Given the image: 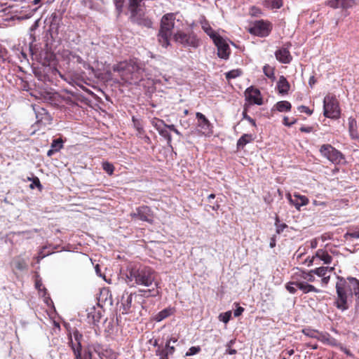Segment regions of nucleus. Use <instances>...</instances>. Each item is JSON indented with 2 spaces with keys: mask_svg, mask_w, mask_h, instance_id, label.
Returning a JSON list of instances; mask_svg holds the SVG:
<instances>
[{
  "mask_svg": "<svg viewBox=\"0 0 359 359\" xmlns=\"http://www.w3.org/2000/svg\"><path fill=\"white\" fill-rule=\"evenodd\" d=\"M226 353L229 354V355H234L237 353L236 350V349H232L231 348H227V349L226 350Z\"/></svg>",
  "mask_w": 359,
  "mask_h": 359,
  "instance_id": "nucleus-50",
  "label": "nucleus"
},
{
  "mask_svg": "<svg viewBox=\"0 0 359 359\" xmlns=\"http://www.w3.org/2000/svg\"><path fill=\"white\" fill-rule=\"evenodd\" d=\"M201 351V348L199 346H192L189 351L187 352L186 355H193L198 353Z\"/></svg>",
  "mask_w": 359,
  "mask_h": 359,
  "instance_id": "nucleus-40",
  "label": "nucleus"
},
{
  "mask_svg": "<svg viewBox=\"0 0 359 359\" xmlns=\"http://www.w3.org/2000/svg\"><path fill=\"white\" fill-rule=\"evenodd\" d=\"M175 15L168 13L161 19V29L158 34V41L161 46L166 48L170 44V38L175 25Z\"/></svg>",
  "mask_w": 359,
  "mask_h": 359,
  "instance_id": "nucleus-4",
  "label": "nucleus"
},
{
  "mask_svg": "<svg viewBox=\"0 0 359 359\" xmlns=\"http://www.w3.org/2000/svg\"><path fill=\"white\" fill-rule=\"evenodd\" d=\"M155 286L156 288L158 287V283L155 282ZM144 295L145 296H151V297H156L159 294V291L158 289H152V290H144Z\"/></svg>",
  "mask_w": 359,
  "mask_h": 359,
  "instance_id": "nucleus-35",
  "label": "nucleus"
},
{
  "mask_svg": "<svg viewBox=\"0 0 359 359\" xmlns=\"http://www.w3.org/2000/svg\"><path fill=\"white\" fill-rule=\"evenodd\" d=\"M243 117L244 119H246L248 121H249L252 126H256L255 120L247 114L246 110H244L243 112Z\"/></svg>",
  "mask_w": 359,
  "mask_h": 359,
  "instance_id": "nucleus-46",
  "label": "nucleus"
},
{
  "mask_svg": "<svg viewBox=\"0 0 359 359\" xmlns=\"http://www.w3.org/2000/svg\"><path fill=\"white\" fill-rule=\"evenodd\" d=\"M158 132L161 136H162L167 140L168 144H170L172 141V137L167 129V125L161 130H159Z\"/></svg>",
  "mask_w": 359,
  "mask_h": 359,
  "instance_id": "nucleus-31",
  "label": "nucleus"
},
{
  "mask_svg": "<svg viewBox=\"0 0 359 359\" xmlns=\"http://www.w3.org/2000/svg\"><path fill=\"white\" fill-rule=\"evenodd\" d=\"M17 268L22 270L25 268V265L23 264L18 263V264L17 265Z\"/></svg>",
  "mask_w": 359,
  "mask_h": 359,
  "instance_id": "nucleus-63",
  "label": "nucleus"
},
{
  "mask_svg": "<svg viewBox=\"0 0 359 359\" xmlns=\"http://www.w3.org/2000/svg\"><path fill=\"white\" fill-rule=\"evenodd\" d=\"M350 236L354 238H359V231H354L351 233Z\"/></svg>",
  "mask_w": 359,
  "mask_h": 359,
  "instance_id": "nucleus-53",
  "label": "nucleus"
},
{
  "mask_svg": "<svg viewBox=\"0 0 359 359\" xmlns=\"http://www.w3.org/2000/svg\"><path fill=\"white\" fill-rule=\"evenodd\" d=\"M93 322H98L100 319V314L99 312L94 311V314L92 316Z\"/></svg>",
  "mask_w": 359,
  "mask_h": 359,
  "instance_id": "nucleus-49",
  "label": "nucleus"
},
{
  "mask_svg": "<svg viewBox=\"0 0 359 359\" xmlns=\"http://www.w3.org/2000/svg\"><path fill=\"white\" fill-rule=\"evenodd\" d=\"M286 353L288 355H292L294 354V350L293 349H290V350H287L286 351Z\"/></svg>",
  "mask_w": 359,
  "mask_h": 359,
  "instance_id": "nucleus-62",
  "label": "nucleus"
},
{
  "mask_svg": "<svg viewBox=\"0 0 359 359\" xmlns=\"http://www.w3.org/2000/svg\"><path fill=\"white\" fill-rule=\"evenodd\" d=\"M286 198L293 205L297 210H299L302 206L306 205L309 201V198L303 195H300L298 193H294L293 195L287 194Z\"/></svg>",
  "mask_w": 359,
  "mask_h": 359,
  "instance_id": "nucleus-12",
  "label": "nucleus"
},
{
  "mask_svg": "<svg viewBox=\"0 0 359 359\" xmlns=\"http://www.w3.org/2000/svg\"><path fill=\"white\" fill-rule=\"evenodd\" d=\"M286 226L285 224H281L278 226H277V232L279 233L280 231H282L284 228Z\"/></svg>",
  "mask_w": 359,
  "mask_h": 359,
  "instance_id": "nucleus-57",
  "label": "nucleus"
},
{
  "mask_svg": "<svg viewBox=\"0 0 359 359\" xmlns=\"http://www.w3.org/2000/svg\"><path fill=\"white\" fill-rule=\"evenodd\" d=\"M113 70L119 73L124 82L130 84H136L146 76L142 64L134 60L120 62L114 66Z\"/></svg>",
  "mask_w": 359,
  "mask_h": 359,
  "instance_id": "nucleus-2",
  "label": "nucleus"
},
{
  "mask_svg": "<svg viewBox=\"0 0 359 359\" xmlns=\"http://www.w3.org/2000/svg\"><path fill=\"white\" fill-rule=\"evenodd\" d=\"M334 269V267L321 266L311 270V272H313L314 274L319 277H324L328 271L330 272L333 271Z\"/></svg>",
  "mask_w": 359,
  "mask_h": 359,
  "instance_id": "nucleus-27",
  "label": "nucleus"
},
{
  "mask_svg": "<svg viewBox=\"0 0 359 359\" xmlns=\"http://www.w3.org/2000/svg\"><path fill=\"white\" fill-rule=\"evenodd\" d=\"M336 292L334 306L341 311H346L351 304L353 294L359 304V280L352 277L345 279L337 276Z\"/></svg>",
  "mask_w": 359,
  "mask_h": 359,
  "instance_id": "nucleus-1",
  "label": "nucleus"
},
{
  "mask_svg": "<svg viewBox=\"0 0 359 359\" xmlns=\"http://www.w3.org/2000/svg\"><path fill=\"white\" fill-rule=\"evenodd\" d=\"M156 355L159 356V359H168V354L165 352L164 349L158 348L156 350Z\"/></svg>",
  "mask_w": 359,
  "mask_h": 359,
  "instance_id": "nucleus-41",
  "label": "nucleus"
},
{
  "mask_svg": "<svg viewBox=\"0 0 359 359\" xmlns=\"http://www.w3.org/2000/svg\"><path fill=\"white\" fill-rule=\"evenodd\" d=\"M320 152L326 158L333 163L338 164L343 159L342 154L330 144H323L320 149Z\"/></svg>",
  "mask_w": 359,
  "mask_h": 359,
  "instance_id": "nucleus-7",
  "label": "nucleus"
},
{
  "mask_svg": "<svg viewBox=\"0 0 359 359\" xmlns=\"http://www.w3.org/2000/svg\"><path fill=\"white\" fill-rule=\"evenodd\" d=\"M294 123V121H292V122H288V118L287 117H284L283 118V123L285 125V126H290L291 125H292L293 123Z\"/></svg>",
  "mask_w": 359,
  "mask_h": 359,
  "instance_id": "nucleus-51",
  "label": "nucleus"
},
{
  "mask_svg": "<svg viewBox=\"0 0 359 359\" xmlns=\"http://www.w3.org/2000/svg\"><path fill=\"white\" fill-rule=\"evenodd\" d=\"M132 299H133L132 294H128L127 296L126 300L124 299V297H123L122 304L123 305L125 309H129L130 308Z\"/></svg>",
  "mask_w": 359,
  "mask_h": 359,
  "instance_id": "nucleus-36",
  "label": "nucleus"
},
{
  "mask_svg": "<svg viewBox=\"0 0 359 359\" xmlns=\"http://www.w3.org/2000/svg\"><path fill=\"white\" fill-rule=\"evenodd\" d=\"M298 110L300 112H304L308 115H311L313 114V111L309 109L307 107L302 105L298 107Z\"/></svg>",
  "mask_w": 359,
  "mask_h": 359,
  "instance_id": "nucleus-43",
  "label": "nucleus"
},
{
  "mask_svg": "<svg viewBox=\"0 0 359 359\" xmlns=\"http://www.w3.org/2000/svg\"><path fill=\"white\" fill-rule=\"evenodd\" d=\"M290 83L287 81L286 78L283 76H280L279 80L277 83V88L280 94H286L290 90Z\"/></svg>",
  "mask_w": 359,
  "mask_h": 359,
  "instance_id": "nucleus-21",
  "label": "nucleus"
},
{
  "mask_svg": "<svg viewBox=\"0 0 359 359\" xmlns=\"http://www.w3.org/2000/svg\"><path fill=\"white\" fill-rule=\"evenodd\" d=\"M313 275L314 273L313 272H311V270L309 272L302 271L299 275L300 278L299 280H304L308 283L310 282H314L316 278Z\"/></svg>",
  "mask_w": 359,
  "mask_h": 359,
  "instance_id": "nucleus-26",
  "label": "nucleus"
},
{
  "mask_svg": "<svg viewBox=\"0 0 359 359\" xmlns=\"http://www.w3.org/2000/svg\"><path fill=\"white\" fill-rule=\"evenodd\" d=\"M196 116L198 133L205 136H210L212 134V126L208 119L201 112H197Z\"/></svg>",
  "mask_w": 359,
  "mask_h": 359,
  "instance_id": "nucleus-9",
  "label": "nucleus"
},
{
  "mask_svg": "<svg viewBox=\"0 0 359 359\" xmlns=\"http://www.w3.org/2000/svg\"><path fill=\"white\" fill-rule=\"evenodd\" d=\"M128 283H131V285L135 284L149 287L154 282V273L148 267L140 269H132L127 275Z\"/></svg>",
  "mask_w": 359,
  "mask_h": 359,
  "instance_id": "nucleus-3",
  "label": "nucleus"
},
{
  "mask_svg": "<svg viewBox=\"0 0 359 359\" xmlns=\"http://www.w3.org/2000/svg\"><path fill=\"white\" fill-rule=\"evenodd\" d=\"M74 354L75 355V359H83L81 358V349H79V346L74 347V349H72Z\"/></svg>",
  "mask_w": 359,
  "mask_h": 359,
  "instance_id": "nucleus-42",
  "label": "nucleus"
},
{
  "mask_svg": "<svg viewBox=\"0 0 359 359\" xmlns=\"http://www.w3.org/2000/svg\"><path fill=\"white\" fill-rule=\"evenodd\" d=\"M355 4L354 0H330L329 5L334 8H348L352 7Z\"/></svg>",
  "mask_w": 359,
  "mask_h": 359,
  "instance_id": "nucleus-15",
  "label": "nucleus"
},
{
  "mask_svg": "<svg viewBox=\"0 0 359 359\" xmlns=\"http://www.w3.org/2000/svg\"><path fill=\"white\" fill-rule=\"evenodd\" d=\"M49 253H48V255ZM47 255V254H43V251H41L37 257V262H39L41 259L45 257Z\"/></svg>",
  "mask_w": 359,
  "mask_h": 359,
  "instance_id": "nucleus-52",
  "label": "nucleus"
},
{
  "mask_svg": "<svg viewBox=\"0 0 359 359\" xmlns=\"http://www.w3.org/2000/svg\"><path fill=\"white\" fill-rule=\"evenodd\" d=\"M312 203L313 205L315 206H322L323 208L326 206V203L324 201H318L317 200H313Z\"/></svg>",
  "mask_w": 359,
  "mask_h": 359,
  "instance_id": "nucleus-48",
  "label": "nucleus"
},
{
  "mask_svg": "<svg viewBox=\"0 0 359 359\" xmlns=\"http://www.w3.org/2000/svg\"><path fill=\"white\" fill-rule=\"evenodd\" d=\"M315 258L320 259L325 264L331 263V262L332 260V257L326 251H325V250H323L322 249H320V250H317V252L316 253V256L313 257V258L310 261V263H309V265H311L313 263V262L315 259Z\"/></svg>",
  "mask_w": 359,
  "mask_h": 359,
  "instance_id": "nucleus-18",
  "label": "nucleus"
},
{
  "mask_svg": "<svg viewBox=\"0 0 359 359\" xmlns=\"http://www.w3.org/2000/svg\"><path fill=\"white\" fill-rule=\"evenodd\" d=\"M102 168L109 175H111L114 170V165L107 161L102 163Z\"/></svg>",
  "mask_w": 359,
  "mask_h": 359,
  "instance_id": "nucleus-33",
  "label": "nucleus"
},
{
  "mask_svg": "<svg viewBox=\"0 0 359 359\" xmlns=\"http://www.w3.org/2000/svg\"><path fill=\"white\" fill-rule=\"evenodd\" d=\"M175 126L174 125H167V129H170V130L173 131L175 129Z\"/></svg>",
  "mask_w": 359,
  "mask_h": 359,
  "instance_id": "nucleus-61",
  "label": "nucleus"
},
{
  "mask_svg": "<svg viewBox=\"0 0 359 359\" xmlns=\"http://www.w3.org/2000/svg\"><path fill=\"white\" fill-rule=\"evenodd\" d=\"M299 282V278H294V280L287 283L285 285L286 290L291 294H294L297 292V284Z\"/></svg>",
  "mask_w": 359,
  "mask_h": 359,
  "instance_id": "nucleus-29",
  "label": "nucleus"
},
{
  "mask_svg": "<svg viewBox=\"0 0 359 359\" xmlns=\"http://www.w3.org/2000/svg\"><path fill=\"white\" fill-rule=\"evenodd\" d=\"M244 311V309L241 306H238L235 311H234V316L235 317H238L240 316L242 313Z\"/></svg>",
  "mask_w": 359,
  "mask_h": 359,
  "instance_id": "nucleus-47",
  "label": "nucleus"
},
{
  "mask_svg": "<svg viewBox=\"0 0 359 359\" xmlns=\"http://www.w3.org/2000/svg\"><path fill=\"white\" fill-rule=\"evenodd\" d=\"M291 107V104L288 101L283 100L278 102L274 105L272 110H277L280 112L289 111Z\"/></svg>",
  "mask_w": 359,
  "mask_h": 359,
  "instance_id": "nucleus-23",
  "label": "nucleus"
},
{
  "mask_svg": "<svg viewBox=\"0 0 359 359\" xmlns=\"http://www.w3.org/2000/svg\"><path fill=\"white\" fill-rule=\"evenodd\" d=\"M83 336L79 333L78 330H75L73 332L72 334L70 337L69 344L71 346L72 349H74V347L79 346V349H81V339Z\"/></svg>",
  "mask_w": 359,
  "mask_h": 359,
  "instance_id": "nucleus-20",
  "label": "nucleus"
},
{
  "mask_svg": "<svg viewBox=\"0 0 359 359\" xmlns=\"http://www.w3.org/2000/svg\"><path fill=\"white\" fill-rule=\"evenodd\" d=\"M264 6L271 9H278L283 6L282 0H265Z\"/></svg>",
  "mask_w": 359,
  "mask_h": 359,
  "instance_id": "nucleus-28",
  "label": "nucleus"
},
{
  "mask_svg": "<svg viewBox=\"0 0 359 359\" xmlns=\"http://www.w3.org/2000/svg\"><path fill=\"white\" fill-rule=\"evenodd\" d=\"M201 25L203 30L212 39L213 41L220 36L212 29L211 26L205 20H201Z\"/></svg>",
  "mask_w": 359,
  "mask_h": 359,
  "instance_id": "nucleus-19",
  "label": "nucleus"
},
{
  "mask_svg": "<svg viewBox=\"0 0 359 359\" xmlns=\"http://www.w3.org/2000/svg\"><path fill=\"white\" fill-rule=\"evenodd\" d=\"M254 140L252 135L244 134L243 135L237 142L238 149H243L247 144L250 143Z\"/></svg>",
  "mask_w": 359,
  "mask_h": 359,
  "instance_id": "nucleus-24",
  "label": "nucleus"
},
{
  "mask_svg": "<svg viewBox=\"0 0 359 359\" xmlns=\"http://www.w3.org/2000/svg\"><path fill=\"white\" fill-rule=\"evenodd\" d=\"M32 183L29 186L31 189H33L36 187L39 189H41V184L40 183L39 179L38 177H35L32 178Z\"/></svg>",
  "mask_w": 359,
  "mask_h": 359,
  "instance_id": "nucleus-39",
  "label": "nucleus"
},
{
  "mask_svg": "<svg viewBox=\"0 0 359 359\" xmlns=\"http://www.w3.org/2000/svg\"><path fill=\"white\" fill-rule=\"evenodd\" d=\"M300 130L302 132L310 133L311 131V128H310V127H308V128L302 127V128H300Z\"/></svg>",
  "mask_w": 359,
  "mask_h": 359,
  "instance_id": "nucleus-56",
  "label": "nucleus"
},
{
  "mask_svg": "<svg viewBox=\"0 0 359 359\" xmlns=\"http://www.w3.org/2000/svg\"><path fill=\"white\" fill-rule=\"evenodd\" d=\"M36 287L39 290L41 291V287H42V283L40 280H36Z\"/></svg>",
  "mask_w": 359,
  "mask_h": 359,
  "instance_id": "nucleus-55",
  "label": "nucleus"
},
{
  "mask_svg": "<svg viewBox=\"0 0 359 359\" xmlns=\"http://www.w3.org/2000/svg\"><path fill=\"white\" fill-rule=\"evenodd\" d=\"M55 152H56V151H55L54 149L51 148L50 150H48V152H47V155H48V156H52Z\"/></svg>",
  "mask_w": 359,
  "mask_h": 359,
  "instance_id": "nucleus-59",
  "label": "nucleus"
},
{
  "mask_svg": "<svg viewBox=\"0 0 359 359\" xmlns=\"http://www.w3.org/2000/svg\"><path fill=\"white\" fill-rule=\"evenodd\" d=\"M124 1L125 0H114V4L116 6V8L118 12L122 11Z\"/></svg>",
  "mask_w": 359,
  "mask_h": 359,
  "instance_id": "nucleus-45",
  "label": "nucleus"
},
{
  "mask_svg": "<svg viewBox=\"0 0 359 359\" xmlns=\"http://www.w3.org/2000/svg\"><path fill=\"white\" fill-rule=\"evenodd\" d=\"M213 42L217 48L218 56L222 59H227L230 54V48L226 41L219 36Z\"/></svg>",
  "mask_w": 359,
  "mask_h": 359,
  "instance_id": "nucleus-13",
  "label": "nucleus"
},
{
  "mask_svg": "<svg viewBox=\"0 0 359 359\" xmlns=\"http://www.w3.org/2000/svg\"><path fill=\"white\" fill-rule=\"evenodd\" d=\"M264 74L269 79L274 80V69L269 66V65H266L263 67Z\"/></svg>",
  "mask_w": 359,
  "mask_h": 359,
  "instance_id": "nucleus-30",
  "label": "nucleus"
},
{
  "mask_svg": "<svg viewBox=\"0 0 359 359\" xmlns=\"http://www.w3.org/2000/svg\"><path fill=\"white\" fill-rule=\"evenodd\" d=\"M141 10H137V13L135 15V17L131 13V18L133 21L136 22L137 24L143 25L147 27H151L152 25V22L151 20L148 18H140Z\"/></svg>",
  "mask_w": 359,
  "mask_h": 359,
  "instance_id": "nucleus-22",
  "label": "nucleus"
},
{
  "mask_svg": "<svg viewBox=\"0 0 359 359\" xmlns=\"http://www.w3.org/2000/svg\"><path fill=\"white\" fill-rule=\"evenodd\" d=\"M172 313V309L171 308H167L161 311H160L158 313H157L154 318L155 320L157 322H160L163 320V319L166 318L167 317L170 316Z\"/></svg>",
  "mask_w": 359,
  "mask_h": 359,
  "instance_id": "nucleus-25",
  "label": "nucleus"
},
{
  "mask_svg": "<svg viewBox=\"0 0 359 359\" xmlns=\"http://www.w3.org/2000/svg\"><path fill=\"white\" fill-rule=\"evenodd\" d=\"M297 287L304 294H307L309 292H316L318 293L320 292V290L316 288L313 285H310L304 280H299L297 284Z\"/></svg>",
  "mask_w": 359,
  "mask_h": 359,
  "instance_id": "nucleus-17",
  "label": "nucleus"
},
{
  "mask_svg": "<svg viewBox=\"0 0 359 359\" xmlns=\"http://www.w3.org/2000/svg\"><path fill=\"white\" fill-rule=\"evenodd\" d=\"M309 83L310 85V86L312 87V86L315 83V79L313 76H311L310 79H309Z\"/></svg>",
  "mask_w": 359,
  "mask_h": 359,
  "instance_id": "nucleus-60",
  "label": "nucleus"
},
{
  "mask_svg": "<svg viewBox=\"0 0 359 359\" xmlns=\"http://www.w3.org/2000/svg\"><path fill=\"white\" fill-rule=\"evenodd\" d=\"M235 343V339H231L230 340L227 344H226V347L227 348H231L233 344Z\"/></svg>",
  "mask_w": 359,
  "mask_h": 359,
  "instance_id": "nucleus-58",
  "label": "nucleus"
},
{
  "mask_svg": "<svg viewBox=\"0 0 359 359\" xmlns=\"http://www.w3.org/2000/svg\"><path fill=\"white\" fill-rule=\"evenodd\" d=\"M329 280H330V276H325L323 277V278H322V282L325 285L327 284Z\"/></svg>",
  "mask_w": 359,
  "mask_h": 359,
  "instance_id": "nucleus-54",
  "label": "nucleus"
},
{
  "mask_svg": "<svg viewBox=\"0 0 359 359\" xmlns=\"http://www.w3.org/2000/svg\"><path fill=\"white\" fill-rule=\"evenodd\" d=\"M62 147V140L61 139L54 140L51 144V148L58 151Z\"/></svg>",
  "mask_w": 359,
  "mask_h": 359,
  "instance_id": "nucleus-38",
  "label": "nucleus"
},
{
  "mask_svg": "<svg viewBox=\"0 0 359 359\" xmlns=\"http://www.w3.org/2000/svg\"><path fill=\"white\" fill-rule=\"evenodd\" d=\"M83 359H92L90 353H89L88 355H85Z\"/></svg>",
  "mask_w": 359,
  "mask_h": 359,
  "instance_id": "nucleus-64",
  "label": "nucleus"
},
{
  "mask_svg": "<svg viewBox=\"0 0 359 359\" xmlns=\"http://www.w3.org/2000/svg\"><path fill=\"white\" fill-rule=\"evenodd\" d=\"M241 74V70H239V69H233V70L228 72L226 74V77L228 79H235V78L238 77V76H240Z\"/></svg>",
  "mask_w": 359,
  "mask_h": 359,
  "instance_id": "nucleus-37",
  "label": "nucleus"
},
{
  "mask_svg": "<svg viewBox=\"0 0 359 359\" xmlns=\"http://www.w3.org/2000/svg\"><path fill=\"white\" fill-rule=\"evenodd\" d=\"M276 59L281 63H290L292 60V56L289 50L286 48H281L276 50L275 53Z\"/></svg>",
  "mask_w": 359,
  "mask_h": 359,
  "instance_id": "nucleus-14",
  "label": "nucleus"
},
{
  "mask_svg": "<svg viewBox=\"0 0 359 359\" xmlns=\"http://www.w3.org/2000/svg\"><path fill=\"white\" fill-rule=\"evenodd\" d=\"M130 217L135 220H141L149 223L153 222V213L148 206H140L130 212Z\"/></svg>",
  "mask_w": 359,
  "mask_h": 359,
  "instance_id": "nucleus-8",
  "label": "nucleus"
},
{
  "mask_svg": "<svg viewBox=\"0 0 359 359\" xmlns=\"http://www.w3.org/2000/svg\"><path fill=\"white\" fill-rule=\"evenodd\" d=\"M270 31V24L264 20L255 21L249 28L250 33L260 37L268 36Z\"/></svg>",
  "mask_w": 359,
  "mask_h": 359,
  "instance_id": "nucleus-10",
  "label": "nucleus"
},
{
  "mask_svg": "<svg viewBox=\"0 0 359 359\" xmlns=\"http://www.w3.org/2000/svg\"><path fill=\"white\" fill-rule=\"evenodd\" d=\"M174 39L176 42L182 44L184 47L196 48L200 44L199 39L193 32L187 34L182 32H178L174 35Z\"/></svg>",
  "mask_w": 359,
  "mask_h": 359,
  "instance_id": "nucleus-6",
  "label": "nucleus"
},
{
  "mask_svg": "<svg viewBox=\"0 0 359 359\" xmlns=\"http://www.w3.org/2000/svg\"><path fill=\"white\" fill-rule=\"evenodd\" d=\"M341 110L337 99L331 95H327L323 100V114L330 118H339Z\"/></svg>",
  "mask_w": 359,
  "mask_h": 359,
  "instance_id": "nucleus-5",
  "label": "nucleus"
},
{
  "mask_svg": "<svg viewBox=\"0 0 359 359\" xmlns=\"http://www.w3.org/2000/svg\"><path fill=\"white\" fill-rule=\"evenodd\" d=\"M170 344L171 339L168 340L165 344V350L164 351L167 354L172 353L174 351V347L170 346Z\"/></svg>",
  "mask_w": 359,
  "mask_h": 359,
  "instance_id": "nucleus-44",
  "label": "nucleus"
},
{
  "mask_svg": "<svg viewBox=\"0 0 359 359\" xmlns=\"http://www.w3.org/2000/svg\"><path fill=\"white\" fill-rule=\"evenodd\" d=\"M36 117L38 122L44 125L50 124L52 121L50 115L43 108H40L38 111H36Z\"/></svg>",
  "mask_w": 359,
  "mask_h": 359,
  "instance_id": "nucleus-16",
  "label": "nucleus"
},
{
  "mask_svg": "<svg viewBox=\"0 0 359 359\" xmlns=\"http://www.w3.org/2000/svg\"><path fill=\"white\" fill-rule=\"evenodd\" d=\"M231 317V311H229L225 313H220L219 316V319L220 321L224 322V323H227Z\"/></svg>",
  "mask_w": 359,
  "mask_h": 359,
  "instance_id": "nucleus-34",
  "label": "nucleus"
},
{
  "mask_svg": "<svg viewBox=\"0 0 359 359\" xmlns=\"http://www.w3.org/2000/svg\"><path fill=\"white\" fill-rule=\"evenodd\" d=\"M245 100L250 104H255L257 105L262 104V98L260 91L253 87L248 88L245 91Z\"/></svg>",
  "mask_w": 359,
  "mask_h": 359,
  "instance_id": "nucleus-11",
  "label": "nucleus"
},
{
  "mask_svg": "<svg viewBox=\"0 0 359 359\" xmlns=\"http://www.w3.org/2000/svg\"><path fill=\"white\" fill-rule=\"evenodd\" d=\"M151 124L157 130V131H158L159 130H161L167 125L164 123L163 121L157 118H154L151 120Z\"/></svg>",
  "mask_w": 359,
  "mask_h": 359,
  "instance_id": "nucleus-32",
  "label": "nucleus"
}]
</instances>
